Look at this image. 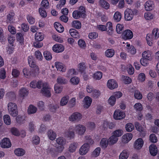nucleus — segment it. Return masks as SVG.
I'll list each match as a JSON object with an SVG mask.
<instances>
[{
  "mask_svg": "<svg viewBox=\"0 0 159 159\" xmlns=\"http://www.w3.org/2000/svg\"><path fill=\"white\" fill-rule=\"evenodd\" d=\"M159 37V30L154 29L151 34H147L146 39L148 44L150 46L152 44V41L157 39Z\"/></svg>",
  "mask_w": 159,
  "mask_h": 159,
  "instance_id": "f257e3e1",
  "label": "nucleus"
},
{
  "mask_svg": "<svg viewBox=\"0 0 159 159\" xmlns=\"http://www.w3.org/2000/svg\"><path fill=\"white\" fill-rule=\"evenodd\" d=\"M138 11L135 9H127L124 12V18L125 20L130 21L133 18L134 15H137Z\"/></svg>",
  "mask_w": 159,
  "mask_h": 159,
  "instance_id": "f03ea898",
  "label": "nucleus"
},
{
  "mask_svg": "<svg viewBox=\"0 0 159 159\" xmlns=\"http://www.w3.org/2000/svg\"><path fill=\"white\" fill-rule=\"evenodd\" d=\"M8 109L10 115L13 117L16 116L18 114L17 107L13 102H10L8 104Z\"/></svg>",
  "mask_w": 159,
  "mask_h": 159,
  "instance_id": "7ed1b4c3",
  "label": "nucleus"
},
{
  "mask_svg": "<svg viewBox=\"0 0 159 159\" xmlns=\"http://www.w3.org/2000/svg\"><path fill=\"white\" fill-rule=\"evenodd\" d=\"M50 89L51 88L48 84L45 83L43 84V88L41 90V93L44 96L49 98L51 96Z\"/></svg>",
  "mask_w": 159,
  "mask_h": 159,
  "instance_id": "20e7f679",
  "label": "nucleus"
},
{
  "mask_svg": "<svg viewBox=\"0 0 159 159\" xmlns=\"http://www.w3.org/2000/svg\"><path fill=\"white\" fill-rule=\"evenodd\" d=\"M28 63L30 67L33 68V70H34V72L36 73H39V68L36 64L35 62L34 61L32 57H28Z\"/></svg>",
  "mask_w": 159,
  "mask_h": 159,
  "instance_id": "39448f33",
  "label": "nucleus"
},
{
  "mask_svg": "<svg viewBox=\"0 0 159 159\" xmlns=\"http://www.w3.org/2000/svg\"><path fill=\"white\" fill-rule=\"evenodd\" d=\"M75 130L76 133L80 135H82L85 132L86 128L83 125L79 124L75 126Z\"/></svg>",
  "mask_w": 159,
  "mask_h": 159,
  "instance_id": "423d86ee",
  "label": "nucleus"
},
{
  "mask_svg": "<svg viewBox=\"0 0 159 159\" xmlns=\"http://www.w3.org/2000/svg\"><path fill=\"white\" fill-rule=\"evenodd\" d=\"M82 118V115L78 112L73 113L69 117L70 121H79Z\"/></svg>",
  "mask_w": 159,
  "mask_h": 159,
  "instance_id": "0eeeda50",
  "label": "nucleus"
},
{
  "mask_svg": "<svg viewBox=\"0 0 159 159\" xmlns=\"http://www.w3.org/2000/svg\"><path fill=\"white\" fill-rule=\"evenodd\" d=\"M125 116V113L120 110H116L114 114V118L117 120H120L123 119Z\"/></svg>",
  "mask_w": 159,
  "mask_h": 159,
  "instance_id": "6e6552de",
  "label": "nucleus"
},
{
  "mask_svg": "<svg viewBox=\"0 0 159 159\" xmlns=\"http://www.w3.org/2000/svg\"><path fill=\"white\" fill-rule=\"evenodd\" d=\"M56 148L54 146L52 145H50L47 150V153L48 154L51 155L52 157L57 156L58 154V152L56 150Z\"/></svg>",
  "mask_w": 159,
  "mask_h": 159,
  "instance_id": "1a4fd4ad",
  "label": "nucleus"
},
{
  "mask_svg": "<svg viewBox=\"0 0 159 159\" xmlns=\"http://www.w3.org/2000/svg\"><path fill=\"white\" fill-rule=\"evenodd\" d=\"M0 145L3 148H8L11 147V143L8 138H5L2 140Z\"/></svg>",
  "mask_w": 159,
  "mask_h": 159,
  "instance_id": "9d476101",
  "label": "nucleus"
},
{
  "mask_svg": "<svg viewBox=\"0 0 159 159\" xmlns=\"http://www.w3.org/2000/svg\"><path fill=\"white\" fill-rule=\"evenodd\" d=\"M133 37L132 32L129 30H125L122 34V37L125 39H130Z\"/></svg>",
  "mask_w": 159,
  "mask_h": 159,
  "instance_id": "9b49d317",
  "label": "nucleus"
},
{
  "mask_svg": "<svg viewBox=\"0 0 159 159\" xmlns=\"http://www.w3.org/2000/svg\"><path fill=\"white\" fill-rule=\"evenodd\" d=\"M107 86L110 89H113L118 86L117 83L114 80H109L107 83Z\"/></svg>",
  "mask_w": 159,
  "mask_h": 159,
  "instance_id": "f8f14e48",
  "label": "nucleus"
},
{
  "mask_svg": "<svg viewBox=\"0 0 159 159\" xmlns=\"http://www.w3.org/2000/svg\"><path fill=\"white\" fill-rule=\"evenodd\" d=\"M87 144H84L80 148L79 153L81 155L85 154L89 151V146Z\"/></svg>",
  "mask_w": 159,
  "mask_h": 159,
  "instance_id": "ddd939ff",
  "label": "nucleus"
},
{
  "mask_svg": "<svg viewBox=\"0 0 159 159\" xmlns=\"http://www.w3.org/2000/svg\"><path fill=\"white\" fill-rule=\"evenodd\" d=\"M64 49V46L61 44H57L52 47L53 50L56 52H63Z\"/></svg>",
  "mask_w": 159,
  "mask_h": 159,
  "instance_id": "4468645a",
  "label": "nucleus"
},
{
  "mask_svg": "<svg viewBox=\"0 0 159 159\" xmlns=\"http://www.w3.org/2000/svg\"><path fill=\"white\" fill-rule=\"evenodd\" d=\"M143 144V141L142 139L139 138L135 142L134 148L137 149H140L142 147Z\"/></svg>",
  "mask_w": 159,
  "mask_h": 159,
  "instance_id": "2eb2a0df",
  "label": "nucleus"
},
{
  "mask_svg": "<svg viewBox=\"0 0 159 159\" xmlns=\"http://www.w3.org/2000/svg\"><path fill=\"white\" fill-rule=\"evenodd\" d=\"M149 150L150 154L153 156H156L158 153L157 148L155 145L154 144H151L150 145Z\"/></svg>",
  "mask_w": 159,
  "mask_h": 159,
  "instance_id": "dca6fc26",
  "label": "nucleus"
},
{
  "mask_svg": "<svg viewBox=\"0 0 159 159\" xmlns=\"http://www.w3.org/2000/svg\"><path fill=\"white\" fill-rule=\"evenodd\" d=\"M145 8L147 11H150L152 10L154 7L153 2L151 1H147L145 4Z\"/></svg>",
  "mask_w": 159,
  "mask_h": 159,
  "instance_id": "f3484780",
  "label": "nucleus"
},
{
  "mask_svg": "<svg viewBox=\"0 0 159 159\" xmlns=\"http://www.w3.org/2000/svg\"><path fill=\"white\" fill-rule=\"evenodd\" d=\"M55 65L58 70L62 72L65 71L66 67L62 63L57 62L55 63Z\"/></svg>",
  "mask_w": 159,
  "mask_h": 159,
  "instance_id": "a211bd4d",
  "label": "nucleus"
},
{
  "mask_svg": "<svg viewBox=\"0 0 159 159\" xmlns=\"http://www.w3.org/2000/svg\"><path fill=\"white\" fill-rule=\"evenodd\" d=\"M28 91L25 88H22L19 91V95L20 97L24 98L28 94Z\"/></svg>",
  "mask_w": 159,
  "mask_h": 159,
  "instance_id": "6ab92c4d",
  "label": "nucleus"
},
{
  "mask_svg": "<svg viewBox=\"0 0 159 159\" xmlns=\"http://www.w3.org/2000/svg\"><path fill=\"white\" fill-rule=\"evenodd\" d=\"M133 135L131 133H127L122 136L123 141L124 143H127L131 139Z\"/></svg>",
  "mask_w": 159,
  "mask_h": 159,
  "instance_id": "aec40b11",
  "label": "nucleus"
},
{
  "mask_svg": "<svg viewBox=\"0 0 159 159\" xmlns=\"http://www.w3.org/2000/svg\"><path fill=\"white\" fill-rule=\"evenodd\" d=\"M69 33L72 37L75 38H80V35L77 30L74 29H71L69 30Z\"/></svg>",
  "mask_w": 159,
  "mask_h": 159,
  "instance_id": "412c9836",
  "label": "nucleus"
},
{
  "mask_svg": "<svg viewBox=\"0 0 159 159\" xmlns=\"http://www.w3.org/2000/svg\"><path fill=\"white\" fill-rule=\"evenodd\" d=\"M54 25L56 29L58 32L61 33L64 31V28L60 23L55 22Z\"/></svg>",
  "mask_w": 159,
  "mask_h": 159,
  "instance_id": "4be33fe9",
  "label": "nucleus"
},
{
  "mask_svg": "<svg viewBox=\"0 0 159 159\" xmlns=\"http://www.w3.org/2000/svg\"><path fill=\"white\" fill-rule=\"evenodd\" d=\"M84 101L85 103L84 106L87 108L91 105L92 101L91 98L88 96H86L84 98Z\"/></svg>",
  "mask_w": 159,
  "mask_h": 159,
  "instance_id": "5701e85b",
  "label": "nucleus"
},
{
  "mask_svg": "<svg viewBox=\"0 0 159 159\" xmlns=\"http://www.w3.org/2000/svg\"><path fill=\"white\" fill-rule=\"evenodd\" d=\"M73 17L75 19H78L80 17H83L84 16V13H81L80 12L78 11H75L73 12L72 14Z\"/></svg>",
  "mask_w": 159,
  "mask_h": 159,
  "instance_id": "b1692460",
  "label": "nucleus"
},
{
  "mask_svg": "<svg viewBox=\"0 0 159 159\" xmlns=\"http://www.w3.org/2000/svg\"><path fill=\"white\" fill-rule=\"evenodd\" d=\"M142 57L149 60L152 59L151 54L149 51L143 52L142 54Z\"/></svg>",
  "mask_w": 159,
  "mask_h": 159,
  "instance_id": "393cba45",
  "label": "nucleus"
},
{
  "mask_svg": "<svg viewBox=\"0 0 159 159\" xmlns=\"http://www.w3.org/2000/svg\"><path fill=\"white\" fill-rule=\"evenodd\" d=\"M15 154L17 156H23L25 153V151L22 148H18L14 151Z\"/></svg>",
  "mask_w": 159,
  "mask_h": 159,
  "instance_id": "a878e982",
  "label": "nucleus"
},
{
  "mask_svg": "<svg viewBox=\"0 0 159 159\" xmlns=\"http://www.w3.org/2000/svg\"><path fill=\"white\" fill-rule=\"evenodd\" d=\"M48 135L49 139L52 140H54L56 138V133L52 130H49L48 132Z\"/></svg>",
  "mask_w": 159,
  "mask_h": 159,
  "instance_id": "bb28decb",
  "label": "nucleus"
},
{
  "mask_svg": "<svg viewBox=\"0 0 159 159\" xmlns=\"http://www.w3.org/2000/svg\"><path fill=\"white\" fill-rule=\"evenodd\" d=\"M37 111V108L33 105H30L28 108V112L29 114H34Z\"/></svg>",
  "mask_w": 159,
  "mask_h": 159,
  "instance_id": "cd10ccee",
  "label": "nucleus"
},
{
  "mask_svg": "<svg viewBox=\"0 0 159 159\" xmlns=\"http://www.w3.org/2000/svg\"><path fill=\"white\" fill-rule=\"evenodd\" d=\"M44 39L43 34L41 33H36L35 35V40L42 41Z\"/></svg>",
  "mask_w": 159,
  "mask_h": 159,
  "instance_id": "c85d7f7f",
  "label": "nucleus"
},
{
  "mask_svg": "<svg viewBox=\"0 0 159 159\" xmlns=\"http://www.w3.org/2000/svg\"><path fill=\"white\" fill-rule=\"evenodd\" d=\"M100 5L106 9H108L110 7L109 4L104 0H100L99 1Z\"/></svg>",
  "mask_w": 159,
  "mask_h": 159,
  "instance_id": "c756f323",
  "label": "nucleus"
},
{
  "mask_svg": "<svg viewBox=\"0 0 159 159\" xmlns=\"http://www.w3.org/2000/svg\"><path fill=\"white\" fill-rule=\"evenodd\" d=\"M77 143H73L69 146V151L71 152H74L77 148Z\"/></svg>",
  "mask_w": 159,
  "mask_h": 159,
  "instance_id": "7c9ffc66",
  "label": "nucleus"
},
{
  "mask_svg": "<svg viewBox=\"0 0 159 159\" xmlns=\"http://www.w3.org/2000/svg\"><path fill=\"white\" fill-rule=\"evenodd\" d=\"M66 136L70 139L73 138L75 135V133L73 130H70V129L68 130L65 133Z\"/></svg>",
  "mask_w": 159,
  "mask_h": 159,
  "instance_id": "2f4dec72",
  "label": "nucleus"
},
{
  "mask_svg": "<svg viewBox=\"0 0 159 159\" xmlns=\"http://www.w3.org/2000/svg\"><path fill=\"white\" fill-rule=\"evenodd\" d=\"M118 140V138L113 134L109 138L108 140L110 144H114Z\"/></svg>",
  "mask_w": 159,
  "mask_h": 159,
  "instance_id": "473e14b6",
  "label": "nucleus"
},
{
  "mask_svg": "<svg viewBox=\"0 0 159 159\" xmlns=\"http://www.w3.org/2000/svg\"><path fill=\"white\" fill-rule=\"evenodd\" d=\"M108 143V140L107 139L102 138L100 143L101 146L103 148H105L107 147Z\"/></svg>",
  "mask_w": 159,
  "mask_h": 159,
  "instance_id": "72a5a7b5",
  "label": "nucleus"
},
{
  "mask_svg": "<svg viewBox=\"0 0 159 159\" xmlns=\"http://www.w3.org/2000/svg\"><path fill=\"white\" fill-rule=\"evenodd\" d=\"M121 13L119 11H116L114 14L113 18L116 21L119 22L121 20Z\"/></svg>",
  "mask_w": 159,
  "mask_h": 159,
  "instance_id": "f704fd0d",
  "label": "nucleus"
},
{
  "mask_svg": "<svg viewBox=\"0 0 159 159\" xmlns=\"http://www.w3.org/2000/svg\"><path fill=\"white\" fill-rule=\"evenodd\" d=\"M129 156V154L126 150H124L119 156V159H127Z\"/></svg>",
  "mask_w": 159,
  "mask_h": 159,
  "instance_id": "c9c22d12",
  "label": "nucleus"
},
{
  "mask_svg": "<svg viewBox=\"0 0 159 159\" xmlns=\"http://www.w3.org/2000/svg\"><path fill=\"white\" fill-rule=\"evenodd\" d=\"M105 54L107 57H111L114 54V51L112 49H108L106 51Z\"/></svg>",
  "mask_w": 159,
  "mask_h": 159,
  "instance_id": "e433bc0d",
  "label": "nucleus"
},
{
  "mask_svg": "<svg viewBox=\"0 0 159 159\" xmlns=\"http://www.w3.org/2000/svg\"><path fill=\"white\" fill-rule=\"evenodd\" d=\"M125 128L126 131L128 132L132 131L134 129V125L131 123H127L125 125Z\"/></svg>",
  "mask_w": 159,
  "mask_h": 159,
  "instance_id": "4c0bfd02",
  "label": "nucleus"
},
{
  "mask_svg": "<svg viewBox=\"0 0 159 159\" xmlns=\"http://www.w3.org/2000/svg\"><path fill=\"white\" fill-rule=\"evenodd\" d=\"M72 25L73 27L78 29H80L81 26V23L78 20L73 21Z\"/></svg>",
  "mask_w": 159,
  "mask_h": 159,
  "instance_id": "58836bf2",
  "label": "nucleus"
},
{
  "mask_svg": "<svg viewBox=\"0 0 159 159\" xmlns=\"http://www.w3.org/2000/svg\"><path fill=\"white\" fill-rule=\"evenodd\" d=\"M4 123L7 125H9L11 123V120L10 116L8 115H5L3 116Z\"/></svg>",
  "mask_w": 159,
  "mask_h": 159,
  "instance_id": "ea45409f",
  "label": "nucleus"
},
{
  "mask_svg": "<svg viewBox=\"0 0 159 159\" xmlns=\"http://www.w3.org/2000/svg\"><path fill=\"white\" fill-rule=\"evenodd\" d=\"M16 39L17 41L22 44L24 42V38L22 34L20 33H18L16 34Z\"/></svg>",
  "mask_w": 159,
  "mask_h": 159,
  "instance_id": "a19ab883",
  "label": "nucleus"
},
{
  "mask_svg": "<svg viewBox=\"0 0 159 159\" xmlns=\"http://www.w3.org/2000/svg\"><path fill=\"white\" fill-rule=\"evenodd\" d=\"M57 83L61 84H65L67 83V80L63 77L59 76L58 77L57 80Z\"/></svg>",
  "mask_w": 159,
  "mask_h": 159,
  "instance_id": "79ce46f5",
  "label": "nucleus"
},
{
  "mask_svg": "<svg viewBox=\"0 0 159 159\" xmlns=\"http://www.w3.org/2000/svg\"><path fill=\"white\" fill-rule=\"evenodd\" d=\"M43 55L47 60H50L52 59V55L49 52L47 51H45L43 52Z\"/></svg>",
  "mask_w": 159,
  "mask_h": 159,
  "instance_id": "37998d69",
  "label": "nucleus"
},
{
  "mask_svg": "<svg viewBox=\"0 0 159 159\" xmlns=\"http://www.w3.org/2000/svg\"><path fill=\"white\" fill-rule=\"evenodd\" d=\"M85 139L86 141V143L85 144H87L89 146L93 143L94 141L90 136H87L85 137Z\"/></svg>",
  "mask_w": 159,
  "mask_h": 159,
  "instance_id": "c03bdc74",
  "label": "nucleus"
},
{
  "mask_svg": "<svg viewBox=\"0 0 159 159\" xmlns=\"http://www.w3.org/2000/svg\"><path fill=\"white\" fill-rule=\"evenodd\" d=\"M112 134L114 135L118 138V137L120 136L123 134V131L120 129H117L114 131Z\"/></svg>",
  "mask_w": 159,
  "mask_h": 159,
  "instance_id": "a18cd8bd",
  "label": "nucleus"
},
{
  "mask_svg": "<svg viewBox=\"0 0 159 159\" xmlns=\"http://www.w3.org/2000/svg\"><path fill=\"white\" fill-rule=\"evenodd\" d=\"M68 97H63L60 102V105L61 106H64L66 105L68 101Z\"/></svg>",
  "mask_w": 159,
  "mask_h": 159,
  "instance_id": "49530a36",
  "label": "nucleus"
},
{
  "mask_svg": "<svg viewBox=\"0 0 159 159\" xmlns=\"http://www.w3.org/2000/svg\"><path fill=\"white\" fill-rule=\"evenodd\" d=\"M134 96L135 98L141 99L142 98V95L139 91L136 90L135 91Z\"/></svg>",
  "mask_w": 159,
  "mask_h": 159,
  "instance_id": "de8ad7c7",
  "label": "nucleus"
},
{
  "mask_svg": "<svg viewBox=\"0 0 159 159\" xmlns=\"http://www.w3.org/2000/svg\"><path fill=\"white\" fill-rule=\"evenodd\" d=\"M101 148L100 147L96 148L92 153L93 156L97 157L98 156L100 153Z\"/></svg>",
  "mask_w": 159,
  "mask_h": 159,
  "instance_id": "09e8293b",
  "label": "nucleus"
},
{
  "mask_svg": "<svg viewBox=\"0 0 159 159\" xmlns=\"http://www.w3.org/2000/svg\"><path fill=\"white\" fill-rule=\"evenodd\" d=\"M35 56L36 58L39 60L41 61L43 58L41 53L39 50L35 52Z\"/></svg>",
  "mask_w": 159,
  "mask_h": 159,
  "instance_id": "8fccbe9b",
  "label": "nucleus"
},
{
  "mask_svg": "<svg viewBox=\"0 0 159 159\" xmlns=\"http://www.w3.org/2000/svg\"><path fill=\"white\" fill-rule=\"evenodd\" d=\"M124 28L123 25L120 24H118L116 26V30L118 34H121L122 32V30Z\"/></svg>",
  "mask_w": 159,
  "mask_h": 159,
  "instance_id": "3c124183",
  "label": "nucleus"
},
{
  "mask_svg": "<svg viewBox=\"0 0 159 159\" xmlns=\"http://www.w3.org/2000/svg\"><path fill=\"white\" fill-rule=\"evenodd\" d=\"M39 12L40 15L43 17H45L47 16V13L44 10V8L40 7L39 9Z\"/></svg>",
  "mask_w": 159,
  "mask_h": 159,
  "instance_id": "603ef678",
  "label": "nucleus"
},
{
  "mask_svg": "<svg viewBox=\"0 0 159 159\" xmlns=\"http://www.w3.org/2000/svg\"><path fill=\"white\" fill-rule=\"evenodd\" d=\"M79 68L80 72L81 73L84 72L86 69L84 63L83 62L80 63L79 65Z\"/></svg>",
  "mask_w": 159,
  "mask_h": 159,
  "instance_id": "864d4df0",
  "label": "nucleus"
},
{
  "mask_svg": "<svg viewBox=\"0 0 159 159\" xmlns=\"http://www.w3.org/2000/svg\"><path fill=\"white\" fill-rule=\"evenodd\" d=\"M122 79L125 84H129L131 82V79L128 77L123 75L122 76Z\"/></svg>",
  "mask_w": 159,
  "mask_h": 159,
  "instance_id": "5fc2aeb1",
  "label": "nucleus"
},
{
  "mask_svg": "<svg viewBox=\"0 0 159 159\" xmlns=\"http://www.w3.org/2000/svg\"><path fill=\"white\" fill-rule=\"evenodd\" d=\"M79 81V79L76 77H73L70 80V82L74 84H78Z\"/></svg>",
  "mask_w": 159,
  "mask_h": 159,
  "instance_id": "6e6d98bb",
  "label": "nucleus"
},
{
  "mask_svg": "<svg viewBox=\"0 0 159 159\" xmlns=\"http://www.w3.org/2000/svg\"><path fill=\"white\" fill-rule=\"evenodd\" d=\"M149 139L150 141L153 143H156L157 142V137L154 134H151L149 136Z\"/></svg>",
  "mask_w": 159,
  "mask_h": 159,
  "instance_id": "4d7b16f0",
  "label": "nucleus"
},
{
  "mask_svg": "<svg viewBox=\"0 0 159 159\" xmlns=\"http://www.w3.org/2000/svg\"><path fill=\"white\" fill-rule=\"evenodd\" d=\"M59 107L57 105H53L50 104L49 105V108L50 111L52 112H55L57 109Z\"/></svg>",
  "mask_w": 159,
  "mask_h": 159,
  "instance_id": "13d9d810",
  "label": "nucleus"
},
{
  "mask_svg": "<svg viewBox=\"0 0 159 159\" xmlns=\"http://www.w3.org/2000/svg\"><path fill=\"white\" fill-rule=\"evenodd\" d=\"M23 72L24 76L27 78H28L31 75L30 71L26 68H25L23 69Z\"/></svg>",
  "mask_w": 159,
  "mask_h": 159,
  "instance_id": "bf43d9fd",
  "label": "nucleus"
},
{
  "mask_svg": "<svg viewBox=\"0 0 159 159\" xmlns=\"http://www.w3.org/2000/svg\"><path fill=\"white\" fill-rule=\"evenodd\" d=\"M102 73L100 71H98L94 75V78L96 80H100L102 77Z\"/></svg>",
  "mask_w": 159,
  "mask_h": 159,
  "instance_id": "052dcab7",
  "label": "nucleus"
},
{
  "mask_svg": "<svg viewBox=\"0 0 159 159\" xmlns=\"http://www.w3.org/2000/svg\"><path fill=\"white\" fill-rule=\"evenodd\" d=\"M43 43L41 42L40 41L35 40V42H34V46L35 48H41L43 46Z\"/></svg>",
  "mask_w": 159,
  "mask_h": 159,
  "instance_id": "680f3d73",
  "label": "nucleus"
},
{
  "mask_svg": "<svg viewBox=\"0 0 159 159\" xmlns=\"http://www.w3.org/2000/svg\"><path fill=\"white\" fill-rule=\"evenodd\" d=\"M134 108L137 111H140L142 109V104L139 103H136L134 105Z\"/></svg>",
  "mask_w": 159,
  "mask_h": 159,
  "instance_id": "e2e57ef3",
  "label": "nucleus"
},
{
  "mask_svg": "<svg viewBox=\"0 0 159 159\" xmlns=\"http://www.w3.org/2000/svg\"><path fill=\"white\" fill-rule=\"evenodd\" d=\"M98 37V34L97 33L93 32L89 34V37L90 39H94L97 38Z\"/></svg>",
  "mask_w": 159,
  "mask_h": 159,
  "instance_id": "0e129e2a",
  "label": "nucleus"
},
{
  "mask_svg": "<svg viewBox=\"0 0 159 159\" xmlns=\"http://www.w3.org/2000/svg\"><path fill=\"white\" fill-rule=\"evenodd\" d=\"M148 60L142 57L140 60V61L142 65L144 66H146L148 64Z\"/></svg>",
  "mask_w": 159,
  "mask_h": 159,
  "instance_id": "69168bd1",
  "label": "nucleus"
},
{
  "mask_svg": "<svg viewBox=\"0 0 159 159\" xmlns=\"http://www.w3.org/2000/svg\"><path fill=\"white\" fill-rule=\"evenodd\" d=\"M27 19L30 24H33L35 22V19L31 16L28 15L27 16Z\"/></svg>",
  "mask_w": 159,
  "mask_h": 159,
  "instance_id": "338daca9",
  "label": "nucleus"
},
{
  "mask_svg": "<svg viewBox=\"0 0 159 159\" xmlns=\"http://www.w3.org/2000/svg\"><path fill=\"white\" fill-rule=\"evenodd\" d=\"M41 5L43 8H47L49 5V3L47 0H43L41 2Z\"/></svg>",
  "mask_w": 159,
  "mask_h": 159,
  "instance_id": "774afa93",
  "label": "nucleus"
}]
</instances>
